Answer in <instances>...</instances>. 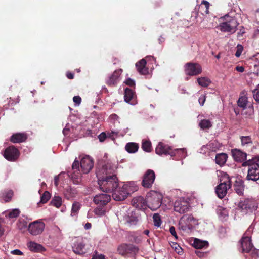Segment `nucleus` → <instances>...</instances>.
<instances>
[{
  "label": "nucleus",
  "instance_id": "393cba45",
  "mask_svg": "<svg viewBox=\"0 0 259 259\" xmlns=\"http://www.w3.org/2000/svg\"><path fill=\"white\" fill-rule=\"evenodd\" d=\"M27 246L30 251L34 252H41L45 250L41 245L33 241L29 242Z\"/></svg>",
  "mask_w": 259,
  "mask_h": 259
},
{
  "label": "nucleus",
  "instance_id": "bf43d9fd",
  "mask_svg": "<svg viewBox=\"0 0 259 259\" xmlns=\"http://www.w3.org/2000/svg\"><path fill=\"white\" fill-rule=\"evenodd\" d=\"M11 253L14 255H21L23 254V253L22 251H21L19 249H15L14 250H12L11 251Z\"/></svg>",
  "mask_w": 259,
  "mask_h": 259
},
{
  "label": "nucleus",
  "instance_id": "8fccbe9b",
  "mask_svg": "<svg viewBox=\"0 0 259 259\" xmlns=\"http://www.w3.org/2000/svg\"><path fill=\"white\" fill-rule=\"evenodd\" d=\"M124 83L130 87H135V82L134 80L130 78H127Z\"/></svg>",
  "mask_w": 259,
  "mask_h": 259
},
{
  "label": "nucleus",
  "instance_id": "7ed1b4c3",
  "mask_svg": "<svg viewBox=\"0 0 259 259\" xmlns=\"http://www.w3.org/2000/svg\"><path fill=\"white\" fill-rule=\"evenodd\" d=\"M137 187L133 182L124 184L122 187L118 185L112 192V197L116 201H123L125 200L129 195L136 191Z\"/></svg>",
  "mask_w": 259,
  "mask_h": 259
},
{
  "label": "nucleus",
  "instance_id": "4c0bfd02",
  "mask_svg": "<svg viewBox=\"0 0 259 259\" xmlns=\"http://www.w3.org/2000/svg\"><path fill=\"white\" fill-rule=\"evenodd\" d=\"M51 204L57 208H59L62 205V199L59 196H55L52 199Z\"/></svg>",
  "mask_w": 259,
  "mask_h": 259
},
{
  "label": "nucleus",
  "instance_id": "0e129e2a",
  "mask_svg": "<svg viewBox=\"0 0 259 259\" xmlns=\"http://www.w3.org/2000/svg\"><path fill=\"white\" fill-rule=\"evenodd\" d=\"M58 179H59V178L58 177H55L54 178L55 184L56 186H57L58 185Z\"/></svg>",
  "mask_w": 259,
  "mask_h": 259
},
{
  "label": "nucleus",
  "instance_id": "c756f323",
  "mask_svg": "<svg viewBox=\"0 0 259 259\" xmlns=\"http://www.w3.org/2000/svg\"><path fill=\"white\" fill-rule=\"evenodd\" d=\"M75 194V190L70 187L66 188L64 191V197L68 200L74 197Z\"/></svg>",
  "mask_w": 259,
  "mask_h": 259
},
{
  "label": "nucleus",
  "instance_id": "bb28decb",
  "mask_svg": "<svg viewBox=\"0 0 259 259\" xmlns=\"http://www.w3.org/2000/svg\"><path fill=\"white\" fill-rule=\"evenodd\" d=\"M139 149L138 144L136 143L130 142L125 146L126 150L130 153L136 152Z\"/></svg>",
  "mask_w": 259,
  "mask_h": 259
},
{
  "label": "nucleus",
  "instance_id": "f257e3e1",
  "mask_svg": "<svg viewBox=\"0 0 259 259\" xmlns=\"http://www.w3.org/2000/svg\"><path fill=\"white\" fill-rule=\"evenodd\" d=\"M116 166L112 163L108 162L103 166L102 172L105 176L102 179H98L100 189L106 193H112L118 186V180L116 177Z\"/></svg>",
  "mask_w": 259,
  "mask_h": 259
},
{
  "label": "nucleus",
  "instance_id": "774afa93",
  "mask_svg": "<svg viewBox=\"0 0 259 259\" xmlns=\"http://www.w3.org/2000/svg\"><path fill=\"white\" fill-rule=\"evenodd\" d=\"M4 234V232L0 229V237L2 236Z\"/></svg>",
  "mask_w": 259,
  "mask_h": 259
},
{
  "label": "nucleus",
  "instance_id": "ddd939ff",
  "mask_svg": "<svg viewBox=\"0 0 259 259\" xmlns=\"http://www.w3.org/2000/svg\"><path fill=\"white\" fill-rule=\"evenodd\" d=\"M241 245L242 252L251 253L253 256L256 254V251L253 248L250 237H243L241 240Z\"/></svg>",
  "mask_w": 259,
  "mask_h": 259
},
{
  "label": "nucleus",
  "instance_id": "412c9836",
  "mask_svg": "<svg viewBox=\"0 0 259 259\" xmlns=\"http://www.w3.org/2000/svg\"><path fill=\"white\" fill-rule=\"evenodd\" d=\"M132 205L139 209H145L147 206V198L145 199L142 196L135 197L132 201Z\"/></svg>",
  "mask_w": 259,
  "mask_h": 259
},
{
  "label": "nucleus",
  "instance_id": "603ef678",
  "mask_svg": "<svg viewBox=\"0 0 259 259\" xmlns=\"http://www.w3.org/2000/svg\"><path fill=\"white\" fill-rule=\"evenodd\" d=\"M169 232L171 234L175 237L176 239H178V237L177 235V233L175 230V228L174 226H171L169 228Z\"/></svg>",
  "mask_w": 259,
  "mask_h": 259
},
{
  "label": "nucleus",
  "instance_id": "2eb2a0df",
  "mask_svg": "<svg viewBox=\"0 0 259 259\" xmlns=\"http://www.w3.org/2000/svg\"><path fill=\"white\" fill-rule=\"evenodd\" d=\"M238 207L242 210L253 211L256 209L257 206L256 201L252 198L242 199L238 204Z\"/></svg>",
  "mask_w": 259,
  "mask_h": 259
},
{
  "label": "nucleus",
  "instance_id": "72a5a7b5",
  "mask_svg": "<svg viewBox=\"0 0 259 259\" xmlns=\"http://www.w3.org/2000/svg\"><path fill=\"white\" fill-rule=\"evenodd\" d=\"M51 197L50 193L46 191L43 193L42 195L41 196L40 201L37 203L38 206H41V204H44L47 202V201L50 199Z\"/></svg>",
  "mask_w": 259,
  "mask_h": 259
},
{
  "label": "nucleus",
  "instance_id": "f3484780",
  "mask_svg": "<svg viewBox=\"0 0 259 259\" xmlns=\"http://www.w3.org/2000/svg\"><path fill=\"white\" fill-rule=\"evenodd\" d=\"M45 228V224L39 221H34L29 224L28 227L29 232L32 235L40 234Z\"/></svg>",
  "mask_w": 259,
  "mask_h": 259
},
{
  "label": "nucleus",
  "instance_id": "052dcab7",
  "mask_svg": "<svg viewBox=\"0 0 259 259\" xmlns=\"http://www.w3.org/2000/svg\"><path fill=\"white\" fill-rule=\"evenodd\" d=\"M66 77L69 79H72L74 78V74L71 72L68 71L66 74Z\"/></svg>",
  "mask_w": 259,
  "mask_h": 259
},
{
  "label": "nucleus",
  "instance_id": "6e6d98bb",
  "mask_svg": "<svg viewBox=\"0 0 259 259\" xmlns=\"http://www.w3.org/2000/svg\"><path fill=\"white\" fill-rule=\"evenodd\" d=\"M118 119L119 117L115 114H112L109 116V119L114 123Z\"/></svg>",
  "mask_w": 259,
  "mask_h": 259
},
{
  "label": "nucleus",
  "instance_id": "13d9d810",
  "mask_svg": "<svg viewBox=\"0 0 259 259\" xmlns=\"http://www.w3.org/2000/svg\"><path fill=\"white\" fill-rule=\"evenodd\" d=\"M92 259H105V256L103 254H99L97 253H96L94 256H93Z\"/></svg>",
  "mask_w": 259,
  "mask_h": 259
},
{
  "label": "nucleus",
  "instance_id": "9d476101",
  "mask_svg": "<svg viewBox=\"0 0 259 259\" xmlns=\"http://www.w3.org/2000/svg\"><path fill=\"white\" fill-rule=\"evenodd\" d=\"M185 73L189 76H197L202 71L201 66L197 63L188 62L184 66Z\"/></svg>",
  "mask_w": 259,
  "mask_h": 259
},
{
  "label": "nucleus",
  "instance_id": "de8ad7c7",
  "mask_svg": "<svg viewBox=\"0 0 259 259\" xmlns=\"http://www.w3.org/2000/svg\"><path fill=\"white\" fill-rule=\"evenodd\" d=\"M253 97L255 101L259 103V85L257 89L253 91Z\"/></svg>",
  "mask_w": 259,
  "mask_h": 259
},
{
  "label": "nucleus",
  "instance_id": "338daca9",
  "mask_svg": "<svg viewBox=\"0 0 259 259\" xmlns=\"http://www.w3.org/2000/svg\"><path fill=\"white\" fill-rule=\"evenodd\" d=\"M179 248H177V247L175 246V250L177 251V250L178 249V253H180V251H179V250H182V248L181 247H180L178 245Z\"/></svg>",
  "mask_w": 259,
  "mask_h": 259
},
{
  "label": "nucleus",
  "instance_id": "c9c22d12",
  "mask_svg": "<svg viewBox=\"0 0 259 259\" xmlns=\"http://www.w3.org/2000/svg\"><path fill=\"white\" fill-rule=\"evenodd\" d=\"M73 252L78 255H82L85 253L84 245L82 244H78L73 247Z\"/></svg>",
  "mask_w": 259,
  "mask_h": 259
},
{
  "label": "nucleus",
  "instance_id": "ea45409f",
  "mask_svg": "<svg viewBox=\"0 0 259 259\" xmlns=\"http://www.w3.org/2000/svg\"><path fill=\"white\" fill-rule=\"evenodd\" d=\"M153 222L154 226L158 227L161 224V221L160 216L158 213H155L153 216Z\"/></svg>",
  "mask_w": 259,
  "mask_h": 259
},
{
  "label": "nucleus",
  "instance_id": "4be33fe9",
  "mask_svg": "<svg viewBox=\"0 0 259 259\" xmlns=\"http://www.w3.org/2000/svg\"><path fill=\"white\" fill-rule=\"evenodd\" d=\"M28 137L25 133H16L10 137V141L13 143H20L25 142Z\"/></svg>",
  "mask_w": 259,
  "mask_h": 259
},
{
  "label": "nucleus",
  "instance_id": "9b49d317",
  "mask_svg": "<svg viewBox=\"0 0 259 259\" xmlns=\"http://www.w3.org/2000/svg\"><path fill=\"white\" fill-rule=\"evenodd\" d=\"M191 206L188 201L184 198L177 200L174 203V210L180 214H184L190 211Z\"/></svg>",
  "mask_w": 259,
  "mask_h": 259
},
{
  "label": "nucleus",
  "instance_id": "37998d69",
  "mask_svg": "<svg viewBox=\"0 0 259 259\" xmlns=\"http://www.w3.org/2000/svg\"><path fill=\"white\" fill-rule=\"evenodd\" d=\"M20 213V211L18 209H14L9 213V217L10 218H17Z\"/></svg>",
  "mask_w": 259,
  "mask_h": 259
},
{
  "label": "nucleus",
  "instance_id": "dca6fc26",
  "mask_svg": "<svg viewBox=\"0 0 259 259\" xmlns=\"http://www.w3.org/2000/svg\"><path fill=\"white\" fill-rule=\"evenodd\" d=\"M194 221V218L192 214L184 215L179 221V228L185 231H190L192 228L191 222Z\"/></svg>",
  "mask_w": 259,
  "mask_h": 259
},
{
  "label": "nucleus",
  "instance_id": "680f3d73",
  "mask_svg": "<svg viewBox=\"0 0 259 259\" xmlns=\"http://www.w3.org/2000/svg\"><path fill=\"white\" fill-rule=\"evenodd\" d=\"M235 70L239 72H243L244 71V68L242 66H237L236 67Z\"/></svg>",
  "mask_w": 259,
  "mask_h": 259
},
{
  "label": "nucleus",
  "instance_id": "f704fd0d",
  "mask_svg": "<svg viewBox=\"0 0 259 259\" xmlns=\"http://www.w3.org/2000/svg\"><path fill=\"white\" fill-rule=\"evenodd\" d=\"M199 126L202 130L209 129L212 126L210 121L208 119L201 120L199 124Z\"/></svg>",
  "mask_w": 259,
  "mask_h": 259
},
{
  "label": "nucleus",
  "instance_id": "b1692460",
  "mask_svg": "<svg viewBox=\"0 0 259 259\" xmlns=\"http://www.w3.org/2000/svg\"><path fill=\"white\" fill-rule=\"evenodd\" d=\"M234 190L239 195H242L244 190V182L241 180L238 179L236 180L234 184Z\"/></svg>",
  "mask_w": 259,
  "mask_h": 259
},
{
  "label": "nucleus",
  "instance_id": "6ab92c4d",
  "mask_svg": "<svg viewBox=\"0 0 259 259\" xmlns=\"http://www.w3.org/2000/svg\"><path fill=\"white\" fill-rule=\"evenodd\" d=\"M231 154L234 160L237 162H240L242 164L244 162L247 160V153L239 149H232Z\"/></svg>",
  "mask_w": 259,
  "mask_h": 259
},
{
  "label": "nucleus",
  "instance_id": "5701e85b",
  "mask_svg": "<svg viewBox=\"0 0 259 259\" xmlns=\"http://www.w3.org/2000/svg\"><path fill=\"white\" fill-rule=\"evenodd\" d=\"M146 61L142 59L137 62L136 64V67L138 72L142 75H146L148 73V68L146 67Z\"/></svg>",
  "mask_w": 259,
  "mask_h": 259
},
{
  "label": "nucleus",
  "instance_id": "39448f33",
  "mask_svg": "<svg viewBox=\"0 0 259 259\" xmlns=\"http://www.w3.org/2000/svg\"><path fill=\"white\" fill-rule=\"evenodd\" d=\"M225 21L220 24V30L223 32L234 33L236 31L239 23L234 17L225 15Z\"/></svg>",
  "mask_w": 259,
  "mask_h": 259
},
{
  "label": "nucleus",
  "instance_id": "49530a36",
  "mask_svg": "<svg viewBox=\"0 0 259 259\" xmlns=\"http://www.w3.org/2000/svg\"><path fill=\"white\" fill-rule=\"evenodd\" d=\"M236 49L237 50L235 55L236 57H239L243 50V47L240 44H238L236 47Z\"/></svg>",
  "mask_w": 259,
  "mask_h": 259
},
{
  "label": "nucleus",
  "instance_id": "864d4df0",
  "mask_svg": "<svg viewBox=\"0 0 259 259\" xmlns=\"http://www.w3.org/2000/svg\"><path fill=\"white\" fill-rule=\"evenodd\" d=\"M73 100L76 105H79L81 102V98L79 96H75L73 98Z\"/></svg>",
  "mask_w": 259,
  "mask_h": 259
},
{
  "label": "nucleus",
  "instance_id": "c85d7f7f",
  "mask_svg": "<svg viewBox=\"0 0 259 259\" xmlns=\"http://www.w3.org/2000/svg\"><path fill=\"white\" fill-rule=\"evenodd\" d=\"M200 12L204 15L207 14L209 13V3L206 1L203 0L199 7Z\"/></svg>",
  "mask_w": 259,
  "mask_h": 259
},
{
  "label": "nucleus",
  "instance_id": "58836bf2",
  "mask_svg": "<svg viewBox=\"0 0 259 259\" xmlns=\"http://www.w3.org/2000/svg\"><path fill=\"white\" fill-rule=\"evenodd\" d=\"M142 148L146 152H149L151 151V143L149 141H144L142 142Z\"/></svg>",
  "mask_w": 259,
  "mask_h": 259
},
{
  "label": "nucleus",
  "instance_id": "f03ea898",
  "mask_svg": "<svg viewBox=\"0 0 259 259\" xmlns=\"http://www.w3.org/2000/svg\"><path fill=\"white\" fill-rule=\"evenodd\" d=\"M93 166V160L89 156H85L81 158L80 162L75 159L72 165L71 170L68 171L67 173L69 177L72 179L73 183L75 184H78L81 181V174L79 167H80L83 173L88 174Z\"/></svg>",
  "mask_w": 259,
  "mask_h": 259
},
{
  "label": "nucleus",
  "instance_id": "09e8293b",
  "mask_svg": "<svg viewBox=\"0 0 259 259\" xmlns=\"http://www.w3.org/2000/svg\"><path fill=\"white\" fill-rule=\"evenodd\" d=\"M13 196V192L12 190H9L8 191L5 195V201L6 202H9L10 201L12 197Z\"/></svg>",
  "mask_w": 259,
  "mask_h": 259
},
{
  "label": "nucleus",
  "instance_id": "2f4dec72",
  "mask_svg": "<svg viewBox=\"0 0 259 259\" xmlns=\"http://www.w3.org/2000/svg\"><path fill=\"white\" fill-rule=\"evenodd\" d=\"M247 97L245 96L240 97L237 101L238 106L243 109H245L247 108Z\"/></svg>",
  "mask_w": 259,
  "mask_h": 259
},
{
  "label": "nucleus",
  "instance_id": "f8f14e48",
  "mask_svg": "<svg viewBox=\"0 0 259 259\" xmlns=\"http://www.w3.org/2000/svg\"><path fill=\"white\" fill-rule=\"evenodd\" d=\"M20 152L14 146L8 147L4 151L3 156L9 161H15L19 158Z\"/></svg>",
  "mask_w": 259,
  "mask_h": 259
},
{
  "label": "nucleus",
  "instance_id": "a18cd8bd",
  "mask_svg": "<svg viewBox=\"0 0 259 259\" xmlns=\"http://www.w3.org/2000/svg\"><path fill=\"white\" fill-rule=\"evenodd\" d=\"M101 206H98L94 210V212L95 214L98 216H102L104 215L106 212V211L103 208H101Z\"/></svg>",
  "mask_w": 259,
  "mask_h": 259
},
{
  "label": "nucleus",
  "instance_id": "5fc2aeb1",
  "mask_svg": "<svg viewBox=\"0 0 259 259\" xmlns=\"http://www.w3.org/2000/svg\"><path fill=\"white\" fill-rule=\"evenodd\" d=\"M107 138V135L105 132L101 133L98 136L100 142H103Z\"/></svg>",
  "mask_w": 259,
  "mask_h": 259
},
{
  "label": "nucleus",
  "instance_id": "3c124183",
  "mask_svg": "<svg viewBox=\"0 0 259 259\" xmlns=\"http://www.w3.org/2000/svg\"><path fill=\"white\" fill-rule=\"evenodd\" d=\"M245 33V28L243 26H241V28L239 29V32L237 33V37L238 38L242 37Z\"/></svg>",
  "mask_w": 259,
  "mask_h": 259
},
{
  "label": "nucleus",
  "instance_id": "4468645a",
  "mask_svg": "<svg viewBox=\"0 0 259 259\" xmlns=\"http://www.w3.org/2000/svg\"><path fill=\"white\" fill-rule=\"evenodd\" d=\"M155 179V174L153 170L148 169L142 177V186L144 188H150Z\"/></svg>",
  "mask_w": 259,
  "mask_h": 259
},
{
  "label": "nucleus",
  "instance_id": "a19ab883",
  "mask_svg": "<svg viewBox=\"0 0 259 259\" xmlns=\"http://www.w3.org/2000/svg\"><path fill=\"white\" fill-rule=\"evenodd\" d=\"M80 208V205L79 202H74L72 206L71 209V214L75 215L76 213L78 212L79 209Z\"/></svg>",
  "mask_w": 259,
  "mask_h": 259
},
{
  "label": "nucleus",
  "instance_id": "a878e982",
  "mask_svg": "<svg viewBox=\"0 0 259 259\" xmlns=\"http://www.w3.org/2000/svg\"><path fill=\"white\" fill-rule=\"evenodd\" d=\"M228 158V155L224 153L217 154L215 156V160L217 164L220 166H223L226 163Z\"/></svg>",
  "mask_w": 259,
  "mask_h": 259
},
{
  "label": "nucleus",
  "instance_id": "79ce46f5",
  "mask_svg": "<svg viewBox=\"0 0 259 259\" xmlns=\"http://www.w3.org/2000/svg\"><path fill=\"white\" fill-rule=\"evenodd\" d=\"M254 110L253 103H250L248 105L247 112L245 113L246 115H247L246 117L251 118L252 116L254 114Z\"/></svg>",
  "mask_w": 259,
  "mask_h": 259
},
{
  "label": "nucleus",
  "instance_id": "e433bc0d",
  "mask_svg": "<svg viewBox=\"0 0 259 259\" xmlns=\"http://www.w3.org/2000/svg\"><path fill=\"white\" fill-rule=\"evenodd\" d=\"M240 139L242 146L251 145L252 144V141L250 136H241Z\"/></svg>",
  "mask_w": 259,
  "mask_h": 259
},
{
  "label": "nucleus",
  "instance_id": "6e6552de",
  "mask_svg": "<svg viewBox=\"0 0 259 259\" xmlns=\"http://www.w3.org/2000/svg\"><path fill=\"white\" fill-rule=\"evenodd\" d=\"M179 151L184 152V150L181 149H177L173 150L170 146L162 142H159L155 149L157 154L159 155L163 154L165 155H170L171 157L175 156L176 152Z\"/></svg>",
  "mask_w": 259,
  "mask_h": 259
},
{
  "label": "nucleus",
  "instance_id": "1a4fd4ad",
  "mask_svg": "<svg viewBox=\"0 0 259 259\" xmlns=\"http://www.w3.org/2000/svg\"><path fill=\"white\" fill-rule=\"evenodd\" d=\"M139 249L133 244H123L118 248L119 254L125 257L134 256L138 252Z\"/></svg>",
  "mask_w": 259,
  "mask_h": 259
},
{
  "label": "nucleus",
  "instance_id": "7c9ffc66",
  "mask_svg": "<svg viewBox=\"0 0 259 259\" xmlns=\"http://www.w3.org/2000/svg\"><path fill=\"white\" fill-rule=\"evenodd\" d=\"M134 95V91L130 88H126L124 91V100L127 103H130Z\"/></svg>",
  "mask_w": 259,
  "mask_h": 259
},
{
  "label": "nucleus",
  "instance_id": "aec40b11",
  "mask_svg": "<svg viewBox=\"0 0 259 259\" xmlns=\"http://www.w3.org/2000/svg\"><path fill=\"white\" fill-rule=\"evenodd\" d=\"M111 200V196L107 194H99L94 198V203L99 206L106 205Z\"/></svg>",
  "mask_w": 259,
  "mask_h": 259
},
{
  "label": "nucleus",
  "instance_id": "473e14b6",
  "mask_svg": "<svg viewBox=\"0 0 259 259\" xmlns=\"http://www.w3.org/2000/svg\"><path fill=\"white\" fill-rule=\"evenodd\" d=\"M197 80L199 85L203 87H207L211 82L210 79L206 77H199Z\"/></svg>",
  "mask_w": 259,
  "mask_h": 259
},
{
  "label": "nucleus",
  "instance_id": "69168bd1",
  "mask_svg": "<svg viewBox=\"0 0 259 259\" xmlns=\"http://www.w3.org/2000/svg\"><path fill=\"white\" fill-rule=\"evenodd\" d=\"M143 233L146 235H147L148 236L149 234V231L148 230H145L144 231H143Z\"/></svg>",
  "mask_w": 259,
  "mask_h": 259
},
{
  "label": "nucleus",
  "instance_id": "e2e57ef3",
  "mask_svg": "<svg viewBox=\"0 0 259 259\" xmlns=\"http://www.w3.org/2000/svg\"><path fill=\"white\" fill-rule=\"evenodd\" d=\"M84 227L86 229H89L91 227V224L90 223H87L85 224Z\"/></svg>",
  "mask_w": 259,
  "mask_h": 259
},
{
  "label": "nucleus",
  "instance_id": "20e7f679",
  "mask_svg": "<svg viewBox=\"0 0 259 259\" xmlns=\"http://www.w3.org/2000/svg\"><path fill=\"white\" fill-rule=\"evenodd\" d=\"M259 156H256L242 164V166H248L246 180L256 181L259 180Z\"/></svg>",
  "mask_w": 259,
  "mask_h": 259
},
{
  "label": "nucleus",
  "instance_id": "a211bd4d",
  "mask_svg": "<svg viewBox=\"0 0 259 259\" xmlns=\"http://www.w3.org/2000/svg\"><path fill=\"white\" fill-rule=\"evenodd\" d=\"M122 72V69H121L115 70L112 74L106 79L105 82L106 84L110 87L116 85L120 80V76Z\"/></svg>",
  "mask_w": 259,
  "mask_h": 259
},
{
  "label": "nucleus",
  "instance_id": "0eeeda50",
  "mask_svg": "<svg viewBox=\"0 0 259 259\" xmlns=\"http://www.w3.org/2000/svg\"><path fill=\"white\" fill-rule=\"evenodd\" d=\"M223 178L225 180L222 182L223 180H221L220 184L215 188V193L220 199L223 198L226 196L227 190L231 188V181L228 175L225 174Z\"/></svg>",
  "mask_w": 259,
  "mask_h": 259
},
{
  "label": "nucleus",
  "instance_id": "4d7b16f0",
  "mask_svg": "<svg viewBox=\"0 0 259 259\" xmlns=\"http://www.w3.org/2000/svg\"><path fill=\"white\" fill-rule=\"evenodd\" d=\"M206 100V97L205 95H202L199 98V103L200 104L201 106H203L205 101Z\"/></svg>",
  "mask_w": 259,
  "mask_h": 259
},
{
  "label": "nucleus",
  "instance_id": "cd10ccee",
  "mask_svg": "<svg viewBox=\"0 0 259 259\" xmlns=\"http://www.w3.org/2000/svg\"><path fill=\"white\" fill-rule=\"evenodd\" d=\"M194 246L197 249L206 248L208 246V243L206 241L195 239L194 242Z\"/></svg>",
  "mask_w": 259,
  "mask_h": 259
},
{
  "label": "nucleus",
  "instance_id": "c03bdc74",
  "mask_svg": "<svg viewBox=\"0 0 259 259\" xmlns=\"http://www.w3.org/2000/svg\"><path fill=\"white\" fill-rule=\"evenodd\" d=\"M127 223L129 225H135L138 221V219L137 217H128L126 220Z\"/></svg>",
  "mask_w": 259,
  "mask_h": 259
},
{
  "label": "nucleus",
  "instance_id": "423d86ee",
  "mask_svg": "<svg viewBox=\"0 0 259 259\" xmlns=\"http://www.w3.org/2000/svg\"><path fill=\"white\" fill-rule=\"evenodd\" d=\"M162 198L161 194L151 191L147 195V207L153 211L157 210L161 206Z\"/></svg>",
  "mask_w": 259,
  "mask_h": 259
}]
</instances>
